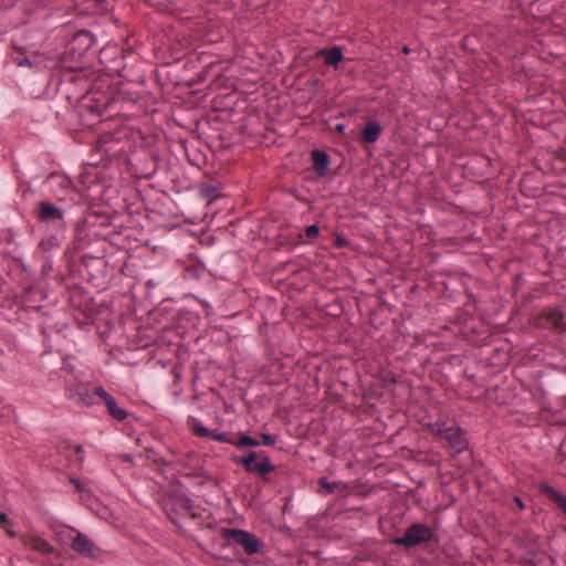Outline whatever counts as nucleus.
<instances>
[{"instance_id":"nucleus-1","label":"nucleus","mask_w":566,"mask_h":566,"mask_svg":"<svg viewBox=\"0 0 566 566\" xmlns=\"http://www.w3.org/2000/svg\"><path fill=\"white\" fill-rule=\"evenodd\" d=\"M222 537L229 542L241 545L248 555H254L260 551L261 542L252 533L239 528H223Z\"/></svg>"},{"instance_id":"nucleus-2","label":"nucleus","mask_w":566,"mask_h":566,"mask_svg":"<svg viewBox=\"0 0 566 566\" xmlns=\"http://www.w3.org/2000/svg\"><path fill=\"white\" fill-rule=\"evenodd\" d=\"M431 537L432 531L428 525L415 523L407 528L403 536L395 538L392 543L410 548L430 541Z\"/></svg>"},{"instance_id":"nucleus-3","label":"nucleus","mask_w":566,"mask_h":566,"mask_svg":"<svg viewBox=\"0 0 566 566\" xmlns=\"http://www.w3.org/2000/svg\"><path fill=\"white\" fill-rule=\"evenodd\" d=\"M35 213L41 223H51L55 228H62L64 224V211L49 201L39 202Z\"/></svg>"},{"instance_id":"nucleus-4","label":"nucleus","mask_w":566,"mask_h":566,"mask_svg":"<svg viewBox=\"0 0 566 566\" xmlns=\"http://www.w3.org/2000/svg\"><path fill=\"white\" fill-rule=\"evenodd\" d=\"M95 395L103 399L109 415L114 419L123 421L127 417V412L125 411V409L118 407L115 398L112 395H109L102 386L95 389Z\"/></svg>"},{"instance_id":"nucleus-5","label":"nucleus","mask_w":566,"mask_h":566,"mask_svg":"<svg viewBox=\"0 0 566 566\" xmlns=\"http://www.w3.org/2000/svg\"><path fill=\"white\" fill-rule=\"evenodd\" d=\"M72 548L82 556L95 557L96 547L94 543L83 533L77 532L71 543Z\"/></svg>"},{"instance_id":"nucleus-6","label":"nucleus","mask_w":566,"mask_h":566,"mask_svg":"<svg viewBox=\"0 0 566 566\" xmlns=\"http://www.w3.org/2000/svg\"><path fill=\"white\" fill-rule=\"evenodd\" d=\"M444 439L448 441L449 447L457 453H461L468 449V441L464 438L461 428L458 426L450 427V431L447 433Z\"/></svg>"},{"instance_id":"nucleus-7","label":"nucleus","mask_w":566,"mask_h":566,"mask_svg":"<svg viewBox=\"0 0 566 566\" xmlns=\"http://www.w3.org/2000/svg\"><path fill=\"white\" fill-rule=\"evenodd\" d=\"M67 396L70 399L75 402L90 407L94 405L93 395L90 392L88 388L84 384H77L74 387L70 388L67 391Z\"/></svg>"},{"instance_id":"nucleus-8","label":"nucleus","mask_w":566,"mask_h":566,"mask_svg":"<svg viewBox=\"0 0 566 566\" xmlns=\"http://www.w3.org/2000/svg\"><path fill=\"white\" fill-rule=\"evenodd\" d=\"M538 489L541 492H543L549 500H552L556 505L563 510V512L566 514V495L559 493L557 490H555L552 485L548 483H539Z\"/></svg>"},{"instance_id":"nucleus-9","label":"nucleus","mask_w":566,"mask_h":566,"mask_svg":"<svg viewBox=\"0 0 566 566\" xmlns=\"http://www.w3.org/2000/svg\"><path fill=\"white\" fill-rule=\"evenodd\" d=\"M311 157L314 170L319 177H324L329 164V156L323 150L314 149Z\"/></svg>"},{"instance_id":"nucleus-10","label":"nucleus","mask_w":566,"mask_h":566,"mask_svg":"<svg viewBox=\"0 0 566 566\" xmlns=\"http://www.w3.org/2000/svg\"><path fill=\"white\" fill-rule=\"evenodd\" d=\"M381 126L376 122H369L361 132V143L374 144L381 134Z\"/></svg>"},{"instance_id":"nucleus-11","label":"nucleus","mask_w":566,"mask_h":566,"mask_svg":"<svg viewBox=\"0 0 566 566\" xmlns=\"http://www.w3.org/2000/svg\"><path fill=\"white\" fill-rule=\"evenodd\" d=\"M319 55L324 57V62L327 65H332L335 69L338 63L343 60V52L338 46L332 49H325L319 51Z\"/></svg>"},{"instance_id":"nucleus-12","label":"nucleus","mask_w":566,"mask_h":566,"mask_svg":"<svg viewBox=\"0 0 566 566\" xmlns=\"http://www.w3.org/2000/svg\"><path fill=\"white\" fill-rule=\"evenodd\" d=\"M274 470L271 459L268 455L262 457L260 462L255 464L254 472L263 476Z\"/></svg>"},{"instance_id":"nucleus-13","label":"nucleus","mask_w":566,"mask_h":566,"mask_svg":"<svg viewBox=\"0 0 566 566\" xmlns=\"http://www.w3.org/2000/svg\"><path fill=\"white\" fill-rule=\"evenodd\" d=\"M255 459H256V453L254 451H250L248 457L245 458H239V459H234V462L237 464H241L244 467V469L248 471V472H254V469H255Z\"/></svg>"},{"instance_id":"nucleus-14","label":"nucleus","mask_w":566,"mask_h":566,"mask_svg":"<svg viewBox=\"0 0 566 566\" xmlns=\"http://www.w3.org/2000/svg\"><path fill=\"white\" fill-rule=\"evenodd\" d=\"M319 485L326 490L327 493H334L336 490L345 489L346 484L343 482H331L327 478H321Z\"/></svg>"},{"instance_id":"nucleus-15","label":"nucleus","mask_w":566,"mask_h":566,"mask_svg":"<svg viewBox=\"0 0 566 566\" xmlns=\"http://www.w3.org/2000/svg\"><path fill=\"white\" fill-rule=\"evenodd\" d=\"M233 446L237 448H243V447H258L260 446V441L251 438L248 434H241L240 438L232 442Z\"/></svg>"},{"instance_id":"nucleus-16","label":"nucleus","mask_w":566,"mask_h":566,"mask_svg":"<svg viewBox=\"0 0 566 566\" xmlns=\"http://www.w3.org/2000/svg\"><path fill=\"white\" fill-rule=\"evenodd\" d=\"M429 428L433 434L444 439L447 433L450 431V427H447L446 422L429 423Z\"/></svg>"},{"instance_id":"nucleus-17","label":"nucleus","mask_w":566,"mask_h":566,"mask_svg":"<svg viewBox=\"0 0 566 566\" xmlns=\"http://www.w3.org/2000/svg\"><path fill=\"white\" fill-rule=\"evenodd\" d=\"M28 545L39 552L45 553L50 551V545L42 538H34L28 542Z\"/></svg>"},{"instance_id":"nucleus-18","label":"nucleus","mask_w":566,"mask_h":566,"mask_svg":"<svg viewBox=\"0 0 566 566\" xmlns=\"http://www.w3.org/2000/svg\"><path fill=\"white\" fill-rule=\"evenodd\" d=\"M192 430H193L195 434L198 437L210 438V436H211V430H209L199 420H195Z\"/></svg>"},{"instance_id":"nucleus-19","label":"nucleus","mask_w":566,"mask_h":566,"mask_svg":"<svg viewBox=\"0 0 566 566\" xmlns=\"http://www.w3.org/2000/svg\"><path fill=\"white\" fill-rule=\"evenodd\" d=\"M12 61L18 65V66H30L32 67V62L30 61L29 57H27L24 55L23 52H14L12 54Z\"/></svg>"},{"instance_id":"nucleus-20","label":"nucleus","mask_w":566,"mask_h":566,"mask_svg":"<svg viewBox=\"0 0 566 566\" xmlns=\"http://www.w3.org/2000/svg\"><path fill=\"white\" fill-rule=\"evenodd\" d=\"M200 193L205 198H208L209 201L219 197L217 188L210 185H203L200 189Z\"/></svg>"},{"instance_id":"nucleus-21","label":"nucleus","mask_w":566,"mask_h":566,"mask_svg":"<svg viewBox=\"0 0 566 566\" xmlns=\"http://www.w3.org/2000/svg\"><path fill=\"white\" fill-rule=\"evenodd\" d=\"M318 234V227L316 224H312L305 229L304 234H300V238L303 239V237H306L308 239H313ZM302 243L307 244L308 242L305 240H302Z\"/></svg>"},{"instance_id":"nucleus-22","label":"nucleus","mask_w":566,"mask_h":566,"mask_svg":"<svg viewBox=\"0 0 566 566\" xmlns=\"http://www.w3.org/2000/svg\"><path fill=\"white\" fill-rule=\"evenodd\" d=\"M209 439H212V440H216V441H219L222 443H232L233 442V440L230 439L226 433L217 432V431H211V436Z\"/></svg>"},{"instance_id":"nucleus-23","label":"nucleus","mask_w":566,"mask_h":566,"mask_svg":"<svg viewBox=\"0 0 566 566\" xmlns=\"http://www.w3.org/2000/svg\"><path fill=\"white\" fill-rule=\"evenodd\" d=\"M261 438L264 446H273L276 442V436L273 434L262 433Z\"/></svg>"},{"instance_id":"nucleus-24","label":"nucleus","mask_w":566,"mask_h":566,"mask_svg":"<svg viewBox=\"0 0 566 566\" xmlns=\"http://www.w3.org/2000/svg\"><path fill=\"white\" fill-rule=\"evenodd\" d=\"M70 483L73 484L77 491L82 490V483L78 479H70Z\"/></svg>"},{"instance_id":"nucleus-25","label":"nucleus","mask_w":566,"mask_h":566,"mask_svg":"<svg viewBox=\"0 0 566 566\" xmlns=\"http://www.w3.org/2000/svg\"><path fill=\"white\" fill-rule=\"evenodd\" d=\"M4 530L7 532V534L10 536V537H14L15 536V532L13 531V527H12V524H8L7 526H4Z\"/></svg>"},{"instance_id":"nucleus-26","label":"nucleus","mask_w":566,"mask_h":566,"mask_svg":"<svg viewBox=\"0 0 566 566\" xmlns=\"http://www.w3.org/2000/svg\"><path fill=\"white\" fill-rule=\"evenodd\" d=\"M0 521H1V523H3V524H4V526H7L8 524H10L9 518H8V516H7L6 514H1V515H0Z\"/></svg>"},{"instance_id":"nucleus-27","label":"nucleus","mask_w":566,"mask_h":566,"mask_svg":"<svg viewBox=\"0 0 566 566\" xmlns=\"http://www.w3.org/2000/svg\"><path fill=\"white\" fill-rule=\"evenodd\" d=\"M515 501H516V503L518 504L520 509H523V507H524V504H523V502L521 501V499H520V497H515Z\"/></svg>"},{"instance_id":"nucleus-28","label":"nucleus","mask_w":566,"mask_h":566,"mask_svg":"<svg viewBox=\"0 0 566 566\" xmlns=\"http://www.w3.org/2000/svg\"><path fill=\"white\" fill-rule=\"evenodd\" d=\"M344 128H345V126H344L343 124H338V125L336 126V130H337V132H339V133H340V132H343V130H344Z\"/></svg>"},{"instance_id":"nucleus-29","label":"nucleus","mask_w":566,"mask_h":566,"mask_svg":"<svg viewBox=\"0 0 566 566\" xmlns=\"http://www.w3.org/2000/svg\"><path fill=\"white\" fill-rule=\"evenodd\" d=\"M402 52H403V54H408L409 53V48L408 46H403L402 48Z\"/></svg>"},{"instance_id":"nucleus-30","label":"nucleus","mask_w":566,"mask_h":566,"mask_svg":"<svg viewBox=\"0 0 566 566\" xmlns=\"http://www.w3.org/2000/svg\"><path fill=\"white\" fill-rule=\"evenodd\" d=\"M205 242L209 243V242H210V239H208L207 241L201 240V243H205Z\"/></svg>"}]
</instances>
